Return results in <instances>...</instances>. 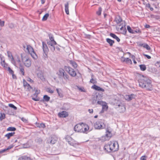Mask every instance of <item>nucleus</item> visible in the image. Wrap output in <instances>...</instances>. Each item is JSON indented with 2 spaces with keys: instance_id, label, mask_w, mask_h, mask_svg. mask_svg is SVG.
I'll return each instance as SVG.
<instances>
[{
  "instance_id": "nucleus-1",
  "label": "nucleus",
  "mask_w": 160,
  "mask_h": 160,
  "mask_svg": "<svg viewBox=\"0 0 160 160\" xmlns=\"http://www.w3.org/2000/svg\"><path fill=\"white\" fill-rule=\"evenodd\" d=\"M139 86L148 91L152 89L151 80L148 77L142 75L138 80Z\"/></svg>"
},
{
  "instance_id": "nucleus-2",
  "label": "nucleus",
  "mask_w": 160,
  "mask_h": 160,
  "mask_svg": "<svg viewBox=\"0 0 160 160\" xmlns=\"http://www.w3.org/2000/svg\"><path fill=\"white\" fill-rule=\"evenodd\" d=\"M65 138L66 141L68 142V144L71 146L76 148L79 145L78 142L75 141L68 135L66 136Z\"/></svg>"
},
{
  "instance_id": "nucleus-3",
  "label": "nucleus",
  "mask_w": 160,
  "mask_h": 160,
  "mask_svg": "<svg viewBox=\"0 0 160 160\" xmlns=\"http://www.w3.org/2000/svg\"><path fill=\"white\" fill-rule=\"evenodd\" d=\"M94 127L96 129H101L104 128L105 125L104 124L103 121L100 120L94 123Z\"/></svg>"
},
{
  "instance_id": "nucleus-4",
  "label": "nucleus",
  "mask_w": 160,
  "mask_h": 160,
  "mask_svg": "<svg viewBox=\"0 0 160 160\" xmlns=\"http://www.w3.org/2000/svg\"><path fill=\"white\" fill-rule=\"evenodd\" d=\"M64 69L71 77H74L77 75L76 72L70 66H65Z\"/></svg>"
},
{
  "instance_id": "nucleus-5",
  "label": "nucleus",
  "mask_w": 160,
  "mask_h": 160,
  "mask_svg": "<svg viewBox=\"0 0 160 160\" xmlns=\"http://www.w3.org/2000/svg\"><path fill=\"white\" fill-rule=\"evenodd\" d=\"M110 142L112 152H114L118 151L119 149V145L118 143L117 142Z\"/></svg>"
},
{
  "instance_id": "nucleus-6",
  "label": "nucleus",
  "mask_w": 160,
  "mask_h": 160,
  "mask_svg": "<svg viewBox=\"0 0 160 160\" xmlns=\"http://www.w3.org/2000/svg\"><path fill=\"white\" fill-rule=\"evenodd\" d=\"M104 150L105 152L107 153L113 152L110 142L104 146Z\"/></svg>"
},
{
  "instance_id": "nucleus-7",
  "label": "nucleus",
  "mask_w": 160,
  "mask_h": 160,
  "mask_svg": "<svg viewBox=\"0 0 160 160\" xmlns=\"http://www.w3.org/2000/svg\"><path fill=\"white\" fill-rule=\"evenodd\" d=\"M126 25V23L124 21L122 22L119 25V26H121L120 29L122 31V33L124 35H126L127 32L125 27Z\"/></svg>"
},
{
  "instance_id": "nucleus-8",
  "label": "nucleus",
  "mask_w": 160,
  "mask_h": 160,
  "mask_svg": "<svg viewBox=\"0 0 160 160\" xmlns=\"http://www.w3.org/2000/svg\"><path fill=\"white\" fill-rule=\"evenodd\" d=\"M136 97V95L134 94L129 95H126L124 96L125 99L127 101H130L133 99H135Z\"/></svg>"
},
{
  "instance_id": "nucleus-9",
  "label": "nucleus",
  "mask_w": 160,
  "mask_h": 160,
  "mask_svg": "<svg viewBox=\"0 0 160 160\" xmlns=\"http://www.w3.org/2000/svg\"><path fill=\"white\" fill-rule=\"evenodd\" d=\"M42 48L43 50L44 53L45 54V57H47V54L48 53L49 49L46 44L44 42H42Z\"/></svg>"
},
{
  "instance_id": "nucleus-10",
  "label": "nucleus",
  "mask_w": 160,
  "mask_h": 160,
  "mask_svg": "<svg viewBox=\"0 0 160 160\" xmlns=\"http://www.w3.org/2000/svg\"><path fill=\"white\" fill-rule=\"evenodd\" d=\"M116 105H118L119 108V110L120 112H122L125 111V108L123 103L121 102L120 101H118V102L116 103Z\"/></svg>"
},
{
  "instance_id": "nucleus-11",
  "label": "nucleus",
  "mask_w": 160,
  "mask_h": 160,
  "mask_svg": "<svg viewBox=\"0 0 160 160\" xmlns=\"http://www.w3.org/2000/svg\"><path fill=\"white\" fill-rule=\"evenodd\" d=\"M47 44L50 48L51 51L52 52H54L55 50V45H57V43H55L54 42H47Z\"/></svg>"
},
{
  "instance_id": "nucleus-12",
  "label": "nucleus",
  "mask_w": 160,
  "mask_h": 160,
  "mask_svg": "<svg viewBox=\"0 0 160 160\" xmlns=\"http://www.w3.org/2000/svg\"><path fill=\"white\" fill-rule=\"evenodd\" d=\"M82 124H77L74 127V130L75 131L78 132H82L83 131L82 129Z\"/></svg>"
},
{
  "instance_id": "nucleus-13",
  "label": "nucleus",
  "mask_w": 160,
  "mask_h": 160,
  "mask_svg": "<svg viewBox=\"0 0 160 160\" xmlns=\"http://www.w3.org/2000/svg\"><path fill=\"white\" fill-rule=\"evenodd\" d=\"M106 140H109L112 136V133L110 131H109L108 128H107L105 135Z\"/></svg>"
},
{
  "instance_id": "nucleus-14",
  "label": "nucleus",
  "mask_w": 160,
  "mask_h": 160,
  "mask_svg": "<svg viewBox=\"0 0 160 160\" xmlns=\"http://www.w3.org/2000/svg\"><path fill=\"white\" fill-rule=\"evenodd\" d=\"M58 115L60 118H64L67 117L68 115V114L67 112L65 111H63L59 112L58 114Z\"/></svg>"
},
{
  "instance_id": "nucleus-15",
  "label": "nucleus",
  "mask_w": 160,
  "mask_h": 160,
  "mask_svg": "<svg viewBox=\"0 0 160 160\" xmlns=\"http://www.w3.org/2000/svg\"><path fill=\"white\" fill-rule=\"evenodd\" d=\"M138 45L140 47H142L146 48L147 50H150L151 49V48L149 46L147 43H142L140 42H138Z\"/></svg>"
},
{
  "instance_id": "nucleus-16",
  "label": "nucleus",
  "mask_w": 160,
  "mask_h": 160,
  "mask_svg": "<svg viewBox=\"0 0 160 160\" xmlns=\"http://www.w3.org/2000/svg\"><path fill=\"white\" fill-rule=\"evenodd\" d=\"M91 88L98 91H101L102 92L105 91L104 89L95 84L92 86Z\"/></svg>"
},
{
  "instance_id": "nucleus-17",
  "label": "nucleus",
  "mask_w": 160,
  "mask_h": 160,
  "mask_svg": "<svg viewBox=\"0 0 160 160\" xmlns=\"http://www.w3.org/2000/svg\"><path fill=\"white\" fill-rule=\"evenodd\" d=\"M69 76L65 72H64L61 77L60 78V79H64L66 81H69Z\"/></svg>"
},
{
  "instance_id": "nucleus-18",
  "label": "nucleus",
  "mask_w": 160,
  "mask_h": 160,
  "mask_svg": "<svg viewBox=\"0 0 160 160\" xmlns=\"http://www.w3.org/2000/svg\"><path fill=\"white\" fill-rule=\"evenodd\" d=\"M115 21L116 22V23L118 24L121 23V22H122L124 21H122V18L119 15H117L116 17Z\"/></svg>"
},
{
  "instance_id": "nucleus-19",
  "label": "nucleus",
  "mask_w": 160,
  "mask_h": 160,
  "mask_svg": "<svg viewBox=\"0 0 160 160\" xmlns=\"http://www.w3.org/2000/svg\"><path fill=\"white\" fill-rule=\"evenodd\" d=\"M24 64L25 66L27 67H30L31 64V60L29 58L27 59L25 61Z\"/></svg>"
},
{
  "instance_id": "nucleus-20",
  "label": "nucleus",
  "mask_w": 160,
  "mask_h": 160,
  "mask_svg": "<svg viewBox=\"0 0 160 160\" xmlns=\"http://www.w3.org/2000/svg\"><path fill=\"white\" fill-rule=\"evenodd\" d=\"M122 58H123L124 59L123 60H122V59L121 60L122 62H126L127 63L132 64V60L128 58H125L123 57H122Z\"/></svg>"
},
{
  "instance_id": "nucleus-21",
  "label": "nucleus",
  "mask_w": 160,
  "mask_h": 160,
  "mask_svg": "<svg viewBox=\"0 0 160 160\" xmlns=\"http://www.w3.org/2000/svg\"><path fill=\"white\" fill-rule=\"evenodd\" d=\"M64 72V70L62 68H60L59 69L58 72H57V74L58 75L59 79L61 77Z\"/></svg>"
},
{
  "instance_id": "nucleus-22",
  "label": "nucleus",
  "mask_w": 160,
  "mask_h": 160,
  "mask_svg": "<svg viewBox=\"0 0 160 160\" xmlns=\"http://www.w3.org/2000/svg\"><path fill=\"white\" fill-rule=\"evenodd\" d=\"M18 160H32L30 157L26 156H23L20 157Z\"/></svg>"
},
{
  "instance_id": "nucleus-23",
  "label": "nucleus",
  "mask_w": 160,
  "mask_h": 160,
  "mask_svg": "<svg viewBox=\"0 0 160 160\" xmlns=\"http://www.w3.org/2000/svg\"><path fill=\"white\" fill-rule=\"evenodd\" d=\"M106 42L109 44L110 47H112L115 42L114 40L109 38H107L106 39Z\"/></svg>"
},
{
  "instance_id": "nucleus-24",
  "label": "nucleus",
  "mask_w": 160,
  "mask_h": 160,
  "mask_svg": "<svg viewBox=\"0 0 160 160\" xmlns=\"http://www.w3.org/2000/svg\"><path fill=\"white\" fill-rule=\"evenodd\" d=\"M69 3L68 2H67L65 4V10L66 13L67 15L69 14Z\"/></svg>"
},
{
  "instance_id": "nucleus-25",
  "label": "nucleus",
  "mask_w": 160,
  "mask_h": 160,
  "mask_svg": "<svg viewBox=\"0 0 160 160\" xmlns=\"http://www.w3.org/2000/svg\"><path fill=\"white\" fill-rule=\"evenodd\" d=\"M27 49L28 52L30 54L32 52H34L33 48L30 45H27Z\"/></svg>"
},
{
  "instance_id": "nucleus-26",
  "label": "nucleus",
  "mask_w": 160,
  "mask_h": 160,
  "mask_svg": "<svg viewBox=\"0 0 160 160\" xmlns=\"http://www.w3.org/2000/svg\"><path fill=\"white\" fill-rule=\"evenodd\" d=\"M68 62L75 68L77 67V64L75 61L72 60H69Z\"/></svg>"
},
{
  "instance_id": "nucleus-27",
  "label": "nucleus",
  "mask_w": 160,
  "mask_h": 160,
  "mask_svg": "<svg viewBox=\"0 0 160 160\" xmlns=\"http://www.w3.org/2000/svg\"><path fill=\"white\" fill-rule=\"evenodd\" d=\"M38 94L37 93H34L33 95V97L32 98V99L36 101H39L40 98L39 97H38Z\"/></svg>"
},
{
  "instance_id": "nucleus-28",
  "label": "nucleus",
  "mask_w": 160,
  "mask_h": 160,
  "mask_svg": "<svg viewBox=\"0 0 160 160\" xmlns=\"http://www.w3.org/2000/svg\"><path fill=\"white\" fill-rule=\"evenodd\" d=\"M89 129V127L87 125H83V127L82 126V129L83 131L82 132L87 133V132Z\"/></svg>"
},
{
  "instance_id": "nucleus-29",
  "label": "nucleus",
  "mask_w": 160,
  "mask_h": 160,
  "mask_svg": "<svg viewBox=\"0 0 160 160\" xmlns=\"http://www.w3.org/2000/svg\"><path fill=\"white\" fill-rule=\"evenodd\" d=\"M48 36L50 41H49L48 42H54L55 43H56V42L54 40L53 35L52 34H49Z\"/></svg>"
},
{
  "instance_id": "nucleus-30",
  "label": "nucleus",
  "mask_w": 160,
  "mask_h": 160,
  "mask_svg": "<svg viewBox=\"0 0 160 160\" xmlns=\"http://www.w3.org/2000/svg\"><path fill=\"white\" fill-rule=\"evenodd\" d=\"M19 69L20 70V71L21 72L23 75H24V69L23 68V66L22 65L21 63H20L19 64Z\"/></svg>"
},
{
  "instance_id": "nucleus-31",
  "label": "nucleus",
  "mask_w": 160,
  "mask_h": 160,
  "mask_svg": "<svg viewBox=\"0 0 160 160\" xmlns=\"http://www.w3.org/2000/svg\"><path fill=\"white\" fill-rule=\"evenodd\" d=\"M30 54L34 59H36L38 58V56L35 51L31 52Z\"/></svg>"
},
{
  "instance_id": "nucleus-32",
  "label": "nucleus",
  "mask_w": 160,
  "mask_h": 160,
  "mask_svg": "<svg viewBox=\"0 0 160 160\" xmlns=\"http://www.w3.org/2000/svg\"><path fill=\"white\" fill-rule=\"evenodd\" d=\"M15 134V132H11L8 133L5 135V136L7 137L8 139H9L11 137L13 136Z\"/></svg>"
},
{
  "instance_id": "nucleus-33",
  "label": "nucleus",
  "mask_w": 160,
  "mask_h": 160,
  "mask_svg": "<svg viewBox=\"0 0 160 160\" xmlns=\"http://www.w3.org/2000/svg\"><path fill=\"white\" fill-rule=\"evenodd\" d=\"M94 76L93 74H92L91 75V79L90 80V82L94 84H95L96 83L97 81H96V80L93 79V77Z\"/></svg>"
},
{
  "instance_id": "nucleus-34",
  "label": "nucleus",
  "mask_w": 160,
  "mask_h": 160,
  "mask_svg": "<svg viewBox=\"0 0 160 160\" xmlns=\"http://www.w3.org/2000/svg\"><path fill=\"white\" fill-rule=\"evenodd\" d=\"M43 101H44L48 102L49 101L50 97L47 95H44L43 97Z\"/></svg>"
},
{
  "instance_id": "nucleus-35",
  "label": "nucleus",
  "mask_w": 160,
  "mask_h": 160,
  "mask_svg": "<svg viewBox=\"0 0 160 160\" xmlns=\"http://www.w3.org/2000/svg\"><path fill=\"white\" fill-rule=\"evenodd\" d=\"M37 126L39 128H44L46 127L45 124L43 123H37Z\"/></svg>"
},
{
  "instance_id": "nucleus-36",
  "label": "nucleus",
  "mask_w": 160,
  "mask_h": 160,
  "mask_svg": "<svg viewBox=\"0 0 160 160\" xmlns=\"http://www.w3.org/2000/svg\"><path fill=\"white\" fill-rule=\"evenodd\" d=\"M139 66L141 71H144L146 69V67L144 64H141Z\"/></svg>"
},
{
  "instance_id": "nucleus-37",
  "label": "nucleus",
  "mask_w": 160,
  "mask_h": 160,
  "mask_svg": "<svg viewBox=\"0 0 160 160\" xmlns=\"http://www.w3.org/2000/svg\"><path fill=\"white\" fill-rule=\"evenodd\" d=\"M127 29L129 32L132 34H134V30L132 29L129 26H127Z\"/></svg>"
},
{
  "instance_id": "nucleus-38",
  "label": "nucleus",
  "mask_w": 160,
  "mask_h": 160,
  "mask_svg": "<svg viewBox=\"0 0 160 160\" xmlns=\"http://www.w3.org/2000/svg\"><path fill=\"white\" fill-rule=\"evenodd\" d=\"M49 16V14L48 13H46L43 17L42 20V21H45L46 20L48 17Z\"/></svg>"
},
{
  "instance_id": "nucleus-39",
  "label": "nucleus",
  "mask_w": 160,
  "mask_h": 160,
  "mask_svg": "<svg viewBox=\"0 0 160 160\" xmlns=\"http://www.w3.org/2000/svg\"><path fill=\"white\" fill-rule=\"evenodd\" d=\"M5 118V114L4 113H0V121H2Z\"/></svg>"
},
{
  "instance_id": "nucleus-40",
  "label": "nucleus",
  "mask_w": 160,
  "mask_h": 160,
  "mask_svg": "<svg viewBox=\"0 0 160 160\" xmlns=\"http://www.w3.org/2000/svg\"><path fill=\"white\" fill-rule=\"evenodd\" d=\"M16 128L13 127H9L7 129L8 131H14L16 130Z\"/></svg>"
},
{
  "instance_id": "nucleus-41",
  "label": "nucleus",
  "mask_w": 160,
  "mask_h": 160,
  "mask_svg": "<svg viewBox=\"0 0 160 160\" xmlns=\"http://www.w3.org/2000/svg\"><path fill=\"white\" fill-rule=\"evenodd\" d=\"M56 141V140L53 137H51L50 141V143L52 144H54L55 143Z\"/></svg>"
},
{
  "instance_id": "nucleus-42",
  "label": "nucleus",
  "mask_w": 160,
  "mask_h": 160,
  "mask_svg": "<svg viewBox=\"0 0 160 160\" xmlns=\"http://www.w3.org/2000/svg\"><path fill=\"white\" fill-rule=\"evenodd\" d=\"M8 106L12 108H13L14 110H16L17 109V108L16 107L14 106L13 104L12 103H9L8 104Z\"/></svg>"
},
{
  "instance_id": "nucleus-43",
  "label": "nucleus",
  "mask_w": 160,
  "mask_h": 160,
  "mask_svg": "<svg viewBox=\"0 0 160 160\" xmlns=\"http://www.w3.org/2000/svg\"><path fill=\"white\" fill-rule=\"evenodd\" d=\"M1 64L2 66L5 68H7L8 66V64L5 62V60L3 59L2 62H1Z\"/></svg>"
},
{
  "instance_id": "nucleus-44",
  "label": "nucleus",
  "mask_w": 160,
  "mask_h": 160,
  "mask_svg": "<svg viewBox=\"0 0 160 160\" xmlns=\"http://www.w3.org/2000/svg\"><path fill=\"white\" fill-rule=\"evenodd\" d=\"M102 10V8L101 7H100L98 8V10L96 12L97 14L99 16L101 15V11Z\"/></svg>"
},
{
  "instance_id": "nucleus-45",
  "label": "nucleus",
  "mask_w": 160,
  "mask_h": 160,
  "mask_svg": "<svg viewBox=\"0 0 160 160\" xmlns=\"http://www.w3.org/2000/svg\"><path fill=\"white\" fill-rule=\"evenodd\" d=\"M25 88H27L28 91H30L31 89H32V88L29 84H28Z\"/></svg>"
},
{
  "instance_id": "nucleus-46",
  "label": "nucleus",
  "mask_w": 160,
  "mask_h": 160,
  "mask_svg": "<svg viewBox=\"0 0 160 160\" xmlns=\"http://www.w3.org/2000/svg\"><path fill=\"white\" fill-rule=\"evenodd\" d=\"M10 58L11 59V61L12 63L13 64L14 66H16V62H15L14 58H13V57H12V58Z\"/></svg>"
},
{
  "instance_id": "nucleus-47",
  "label": "nucleus",
  "mask_w": 160,
  "mask_h": 160,
  "mask_svg": "<svg viewBox=\"0 0 160 160\" xmlns=\"http://www.w3.org/2000/svg\"><path fill=\"white\" fill-rule=\"evenodd\" d=\"M134 32L135 34V33H140L141 31H140L138 28H136L135 30H134Z\"/></svg>"
},
{
  "instance_id": "nucleus-48",
  "label": "nucleus",
  "mask_w": 160,
  "mask_h": 160,
  "mask_svg": "<svg viewBox=\"0 0 160 160\" xmlns=\"http://www.w3.org/2000/svg\"><path fill=\"white\" fill-rule=\"evenodd\" d=\"M85 37L86 38L90 39L91 38V35L89 34H88L86 33L84 34Z\"/></svg>"
},
{
  "instance_id": "nucleus-49",
  "label": "nucleus",
  "mask_w": 160,
  "mask_h": 160,
  "mask_svg": "<svg viewBox=\"0 0 160 160\" xmlns=\"http://www.w3.org/2000/svg\"><path fill=\"white\" fill-rule=\"evenodd\" d=\"M102 109L104 110V111H106L108 109V106L107 105H102Z\"/></svg>"
},
{
  "instance_id": "nucleus-50",
  "label": "nucleus",
  "mask_w": 160,
  "mask_h": 160,
  "mask_svg": "<svg viewBox=\"0 0 160 160\" xmlns=\"http://www.w3.org/2000/svg\"><path fill=\"white\" fill-rule=\"evenodd\" d=\"M7 54L8 58H10L13 57L11 52L9 51L7 52Z\"/></svg>"
},
{
  "instance_id": "nucleus-51",
  "label": "nucleus",
  "mask_w": 160,
  "mask_h": 160,
  "mask_svg": "<svg viewBox=\"0 0 160 160\" xmlns=\"http://www.w3.org/2000/svg\"><path fill=\"white\" fill-rule=\"evenodd\" d=\"M42 140L41 138H38L36 139V142L37 143H41L42 142Z\"/></svg>"
},
{
  "instance_id": "nucleus-52",
  "label": "nucleus",
  "mask_w": 160,
  "mask_h": 160,
  "mask_svg": "<svg viewBox=\"0 0 160 160\" xmlns=\"http://www.w3.org/2000/svg\"><path fill=\"white\" fill-rule=\"evenodd\" d=\"M8 70L9 71V73L11 74L14 73L12 69H11V68L10 67H8Z\"/></svg>"
},
{
  "instance_id": "nucleus-53",
  "label": "nucleus",
  "mask_w": 160,
  "mask_h": 160,
  "mask_svg": "<svg viewBox=\"0 0 160 160\" xmlns=\"http://www.w3.org/2000/svg\"><path fill=\"white\" fill-rule=\"evenodd\" d=\"M4 21H2L0 19V26L1 27H2L4 25Z\"/></svg>"
},
{
  "instance_id": "nucleus-54",
  "label": "nucleus",
  "mask_w": 160,
  "mask_h": 160,
  "mask_svg": "<svg viewBox=\"0 0 160 160\" xmlns=\"http://www.w3.org/2000/svg\"><path fill=\"white\" fill-rule=\"evenodd\" d=\"M110 36L114 39L116 38L117 36L115 34L112 33H110Z\"/></svg>"
},
{
  "instance_id": "nucleus-55",
  "label": "nucleus",
  "mask_w": 160,
  "mask_h": 160,
  "mask_svg": "<svg viewBox=\"0 0 160 160\" xmlns=\"http://www.w3.org/2000/svg\"><path fill=\"white\" fill-rule=\"evenodd\" d=\"M23 85L24 87H26L28 84H29L25 80L23 79Z\"/></svg>"
},
{
  "instance_id": "nucleus-56",
  "label": "nucleus",
  "mask_w": 160,
  "mask_h": 160,
  "mask_svg": "<svg viewBox=\"0 0 160 160\" xmlns=\"http://www.w3.org/2000/svg\"><path fill=\"white\" fill-rule=\"evenodd\" d=\"M27 80L28 81H29L31 82H33V81L32 80V79L29 77H28L27 78Z\"/></svg>"
},
{
  "instance_id": "nucleus-57",
  "label": "nucleus",
  "mask_w": 160,
  "mask_h": 160,
  "mask_svg": "<svg viewBox=\"0 0 160 160\" xmlns=\"http://www.w3.org/2000/svg\"><path fill=\"white\" fill-rule=\"evenodd\" d=\"M143 55L146 57L148 59H150L151 58V57L148 55L143 53Z\"/></svg>"
},
{
  "instance_id": "nucleus-58",
  "label": "nucleus",
  "mask_w": 160,
  "mask_h": 160,
  "mask_svg": "<svg viewBox=\"0 0 160 160\" xmlns=\"http://www.w3.org/2000/svg\"><path fill=\"white\" fill-rule=\"evenodd\" d=\"M147 157L146 156H143L141 157L140 159L141 160H146V158Z\"/></svg>"
},
{
  "instance_id": "nucleus-59",
  "label": "nucleus",
  "mask_w": 160,
  "mask_h": 160,
  "mask_svg": "<svg viewBox=\"0 0 160 160\" xmlns=\"http://www.w3.org/2000/svg\"><path fill=\"white\" fill-rule=\"evenodd\" d=\"M128 54H129L131 55V58L132 59V60H133L134 59H135V56L133 55H131V54L129 52H128Z\"/></svg>"
},
{
  "instance_id": "nucleus-60",
  "label": "nucleus",
  "mask_w": 160,
  "mask_h": 160,
  "mask_svg": "<svg viewBox=\"0 0 160 160\" xmlns=\"http://www.w3.org/2000/svg\"><path fill=\"white\" fill-rule=\"evenodd\" d=\"M0 59H1V62H3V59H4V57L1 54H0Z\"/></svg>"
},
{
  "instance_id": "nucleus-61",
  "label": "nucleus",
  "mask_w": 160,
  "mask_h": 160,
  "mask_svg": "<svg viewBox=\"0 0 160 160\" xmlns=\"http://www.w3.org/2000/svg\"><path fill=\"white\" fill-rule=\"evenodd\" d=\"M16 60L17 61V62L18 63H19V65L20 64V63H20V62H21L20 60L18 57H17Z\"/></svg>"
},
{
  "instance_id": "nucleus-62",
  "label": "nucleus",
  "mask_w": 160,
  "mask_h": 160,
  "mask_svg": "<svg viewBox=\"0 0 160 160\" xmlns=\"http://www.w3.org/2000/svg\"><path fill=\"white\" fill-rule=\"evenodd\" d=\"M155 65L156 66H159L160 67V61H159L157 62L156 63Z\"/></svg>"
},
{
  "instance_id": "nucleus-63",
  "label": "nucleus",
  "mask_w": 160,
  "mask_h": 160,
  "mask_svg": "<svg viewBox=\"0 0 160 160\" xmlns=\"http://www.w3.org/2000/svg\"><path fill=\"white\" fill-rule=\"evenodd\" d=\"M7 150V148H6V149H4L2 150H0V153H2L4 152Z\"/></svg>"
},
{
  "instance_id": "nucleus-64",
  "label": "nucleus",
  "mask_w": 160,
  "mask_h": 160,
  "mask_svg": "<svg viewBox=\"0 0 160 160\" xmlns=\"http://www.w3.org/2000/svg\"><path fill=\"white\" fill-rule=\"evenodd\" d=\"M21 120L22 121H23V122H27V120L26 119L24 118H21Z\"/></svg>"
}]
</instances>
